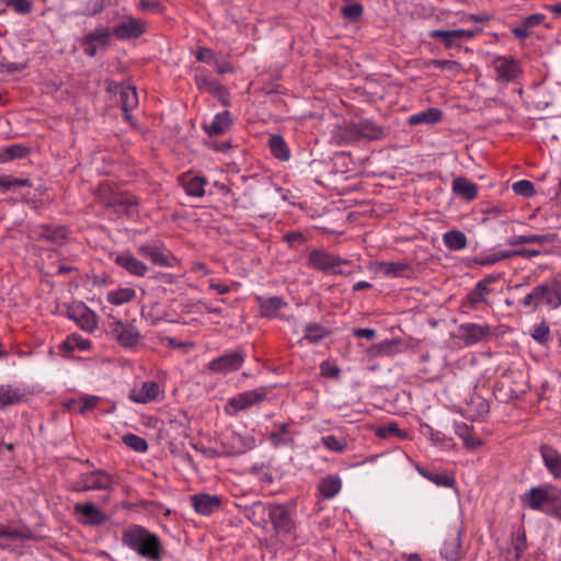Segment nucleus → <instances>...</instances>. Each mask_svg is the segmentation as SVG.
<instances>
[{
	"label": "nucleus",
	"instance_id": "obj_61",
	"mask_svg": "<svg viewBox=\"0 0 561 561\" xmlns=\"http://www.w3.org/2000/svg\"><path fill=\"white\" fill-rule=\"evenodd\" d=\"M515 253H517L518 256H525V257L537 256L540 254V252L537 250H520V251H516Z\"/></svg>",
	"mask_w": 561,
	"mask_h": 561
},
{
	"label": "nucleus",
	"instance_id": "obj_26",
	"mask_svg": "<svg viewBox=\"0 0 561 561\" xmlns=\"http://www.w3.org/2000/svg\"><path fill=\"white\" fill-rule=\"evenodd\" d=\"M556 240L554 234H527V236H515L508 239L507 243L510 245H520V244H542L547 242H553Z\"/></svg>",
	"mask_w": 561,
	"mask_h": 561
},
{
	"label": "nucleus",
	"instance_id": "obj_19",
	"mask_svg": "<svg viewBox=\"0 0 561 561\" xmlns=\"http://www.w3.org/2000/svg\"><path fill=\"white\" fill-rule=\"evenodd\" d=\"M490 289L488 287V282L482 280L477 284L474 289H472L465 298L463 307L476 309L480 304L486 302L488 295Z\"/></svg>",
	"mask_w": 561,
	"mask_h": 561
},
{
	"label": "nucleus",
	"instance_id": "obj_10",
	"mask_svg": "<svg viewBox=\"0 0 561 561\" xmlns=\"http://www.w3.org/2000/svg\"><path fill=\"white\" fill-rule=\"evenodd\" d=\"M113 485V479L103 471H94L82 477L79 491L107 490Z\"/></svg>",
	"mask_w": 561,
	"mask_h": 561
},
{
	"label": "nucleus",
	"instance_id": "obj_50",
	"mask_svg": "<svg viewBox=\"0 0 561 561\" xmlns=\"http://www.w3.org/2000/svg\"><path fill=\"white\" fill-rule=\"evenodd\" d=\"M11 7L19 14H27L33 9V5L28 0H12Z\"/></svg>",
	"mask_w": 561,
	"mask_h": 561
},
{
	"label": "nucleus",
	"instance_id": "obj_2",
	"mask_svg": "<svg viewBox=\"0 0 561 561\" xmlns=\"http://www.w3.org/2000/svg\"><path fill=\"white\" fill-rule=\"evenodd\" d=\"M523 306L536 310L539 306L557 309L561 306V284H540L524 297Z\"/></svg>",
	"mask_w": 561,
	"mask_h": 561
},
{
	"label": "nucleus",
	"instance_id": "obj_57",
	"mask_svg": "<svg viewBox=\"0 0 561 561\" xmlns=\"http://www.w3.org/2000/svg\"><path fill=\"white\" fill-rule=\"evenodd\" d=\"M463 21L473 22V23H482V22L489 21V16L482 15V14H466L463 18Z\"/></svg>",
	"mask_w": 561,
	"mask_h": 561
},
{
	"label": "nucleus",
	"instance_id": "obj_20",
	"mask_svg": "<svg viewBox=\"0 0 561 561\" xmlns=\"http://www.w3.org/2000/svg\"><path fill=\"white\" fill-rule=\"evenodd\" d=\"M541 456L549 472L557 479L561 478V455L548 446L541 447Z\"/></svg>",
	"mask_w": 561,
	"mask_h": 561
},
{
	"label": "nucleus",
	"instance_id": "obj_17",
	"mask_svg": "<svg viewBox=\"0 0 561 561\" xmlns=\"http://www.w3.org/2000/svg\"><path fill=\"white\" fill-rule=\"evenodd\" d=\"M271 518L277 533L280 535H290L294 530V524L289 518L287 512L282 507H276L271 511Z\"/></svg>",
	"mask_w": 561,
	"mask_h": 561
},
{
	"label": "nucleus",
	"instance_id": "obj_46",
	"mask_svg": "<svg viewBox=\"0 0 561 561\" xmlns=\"http://www.w3.org/2000/svg\"><path fill=\"white\" fill-rule=\"evenodd\" d=\"M342 15L351 21L357 20L363 13V5L360 3H351L341 9Z\"/></svg>",
	"mask_w": 561,
	"mask_h": 561
},
{
	"label": "nucleus",
	"instance_id": "obj_12",
	"mask_svg": "<svg viewBox=\"0 0 561 561\" xmlns=\"http://www.w3.org/2000/svg\"><path fill=\"white\" fill-rule=\"evenodd\" d=\"M113 260L117 265L135 276H145L148 271L146 264L135 257L130 252L115 254Z\"/></svg>",
	"mask_w": 561,
	"mask_h": 561
},
{
	"label": "nucleus",
	"instance_id": "obj_33",
	"mask_svg": "<svg viewBox=\"0 0 561 561\" xmlns=\"http://www.w3.org/2000/svg\"><path fill=\"white\" fill-rule=\"evenodd\" d=\"M28 149L22 145H11L0 149V162H8L14 159L24 158Z\"/></svg>",
	"mask_w": 561,
	"mask_h": 561
},
{
	"label": "nucleus",
	"instance_id": "obj_52",
	"mask_svg": "<svg viewBox=\"0 0 561 561\" xmlns=\"http://www.w3.org/2000/svg\"><path fill=\"white\" fill-rule=\"evenodd\" d=\"M22 534L20 530L15 528H11L8 525L0 524V539L1 538H8V539H19L21 538Z\"/></svg>",
	"mask_w": 561,
	"mask_h": 561
},
{
	"label": "nucleus",
	"instance_id": "obj_23",
	"mask_svg": "<svg viewBox=\"0 0 561 561\" xmlns=\"http://www.w3.org/2000/svg\"><path fill=\"white\" fill-rule=\"evenodd\" d=\"M99 402L96 396H83L77 399H71L65 403V407L76 413H84L92 410Z\"/></svg>",
	"mask_w": 561,
	"mask_h": 561
},
{
	"label": "nucleus",
	"instance_id": "obj_11",
	"mask_svg": "<svg viewBox=\"0 0 561 561\" xmlns=\"http://www.w3.org/2000/svg\"><path fill=\"white\" fill-rule=\"evenodd\" d=\"M145 32V25L141 21L128 18L118 23L113 33L119 39H133L139 37Z\"/></svg>",
	"mask_w": 561,
	"mask_h": 561
},
{
	"label": "nucleus",
	"instance_id": "obj_18",
	"mask_svg": "<svg viewBox=\"0 0 561 561\" xmlns=\"http://www.w3.org/2000/svg\"><path fill=\"white\" fill-rule=\"evenodd\" d=\"M139 252L142 256L148 257L152 263L161 266H172L173 259L167 251L153 245H141Z\"/></svg>",
	"mask_w": 561,
	"mask_h": 561
},
{
	"label": "nucleus",
	"instance_id": "obj_56",
	"mask_svg": "<svg viewBox=\"0 0 561 561\" xmlns=\"http://www.w3.org/2000/svg\"><path fill=\"white\" fill-rule=\"evenodd\" d=\"M354 335L357 336V337H365V339L371 340V339L375 337L376 331L373 330V329H368V328L356 329L354 331Z\"/></svg>",
	"mask_w": 561,
	"mask_h": 561
},
{
	"label": "nucleus",
	"instance_id": "obj_43",
	"mask_svg": "<svg viewBox=\"0 0 561 561\" xmlns=\"http://www.w3.org/2000/svg\"><path fill=\"white\" fill-rule=\"evenodd\" d=\"M456 433L463 440L465 445L468 448H476L480 445V440L471 436L470 430L466 424H457Z\"/></svg>",
	"mask_w": 561,
	"mask_h": 561
},
{
	"label": "nucleus",
	"instance_id": "obj_9",
	"mask_svg": "<svg viewBox=\"0 0 561 561\" xmlns=\"http://www.w3.org/2000/svg\"><path fill=\"white\" fill-rule=\"evenodd\" d=\"M490 62L496 72L499 81L514 80L519 72L518 65L506 57L494 56L491 58Z\"/></svg>",
	"mask_w": 561,
	"mask_h": 561
},
{
	"label": "nucleus",
	"instance_id": "obj_31",
	"mask_svg": "<svg viewBox=\"0 0 561 561\" xmlns=\"http://www.w3.org/2000/svg\"><path fill=\"white\" fill-rule=\"evenodd\" d=\"M341 485L339 477L330 476L320 482L319 490L324 497L332 499L340 492Z\"/></svg>",
	"mask_w": 561,
	"mask_h": 561
},
{
	"label": "nucleus",
	"instance_id": "obj_32",
	"mask_svg": "<svg viewBox=\"0 0 561 561\" xmlns=\"http://www.w3.org/2000/svg\"><path fill=\"white\" fill-rule=\"evenodd\" d=\"M77 312L80 316L78 322L83 330L92 332L98 328V319L93 311L84 306H80L78 307Z\"/></svg>",
	"mask_w": 561,
	"mask_h": 561
},
{
	"label": "nucleus",
	"instance_id": "obj_49",
	"mask_svg": "<svg viewBox=\"0 0 561 561\" xmlns=\"http://www.w3.org/2000/svg\"><path fill=\"white\" fill-rule=\"evenodd\" d=\"M431 482L438 486L451 488L455 484V479L446 473H430L428 479Z\"/></svg>",
	"mask_w": 561,
	"mask_h": 561
},
{
	"label": "nucleus",
	"instance_id": "obj_64",
	"mask_svg": "<svg viewBox=\"0 0 561 561\" xmlns=\"http://www.w3.org/2000/svg\"><path fill=\"white\" fill-rule=\"evenodd\" d=\"M547 9H549L554 14L561 15V3L556 5H548Z\"/></svg>",
	"mask_w": 561,
	"mask_h": 561
},
{
	"label": "nucleus",
	"instance_id": "obj_47",
	"mask_svg": "<svg viewBox=\"0 0 561 561\" xmlns=\"http://www.w3.org/2000/svg\"><path fill=\"white\" fill-rule=\"evenodd\" d=\"M513 191L523 196H531L535 193V186L530 181L520 180L513 184Z\"/></svg>",
	"mask_w": 561,
	"mask_h": 561
},
{
	"label": "nucleus",
	"instance_id": "obj_35",
	"mask_svg": "<svg viewBox=\"0 0 561 561\" xmlns=\"http://www.w3.org/2000/svg\"><path fill=\"white\" fill-rule=\"evenodd\" d=\"M205 181L198 176H188L183 181V187L185 192L191 196L204 195Z\"/></svg>",
	"mask_w": 561,
	"mask_h": 561
},
{
	"label": "nucleus",
	"instance_id": "obj_45",
	"mask_svg": "<svg viewBox=\"0 0 561 561\" xmlns=\"http://www.w3.org/2000/svg\"><path fill=\"white\" fill-rule=\"evenodd\" d=\"M321 442L328 449L332 451H343L347 446L345 439H340L332 435L322 437Z\"/></svg>",
	"mask_w": 561,
	"mask_h": 561
},
{
	"label": "nucleus",
	"instance_id": "obj_53",
	"mask_svg": "<svg viewBox=\"0 0 561 561\" xmlns=\"http://www.w3.org/2000/svg\"><path fill=\"white\" fill-rule=\"evenodd\" d=\"M499 262L497 255L494 253H489L481 255L480 257L476 259V263L479 265H492Z\"/></svg>",
	"mask_w": 561,
	"mask_h": 561
},
{
	"label": "nucleus",
	"instance_id": "obj_44",
	"mask_svg": "<svg viewBox=\"0 0 561 561\" xmlns=\"http://www.w3.org/2000/svg\"><path fill=\"white\" fill-rule=\"evenodd\" d=\"M530 334L534 340H536L537 342H539L541 344L547 343L550 339V330L546 323H539V324L535 325L531 329Z\"/></svg>",
	"mask_w": 561,
	"mask_h": 561
},
{
	"label": "nucleus",
	"instance_id": "obj_3",
	"mask_svg": "<svg viewBox=\"0 0 561 561\" xmlns=\"http://www.w3.org/2000/svg\"><path fill=\"white\" fill-rule=\"evenodd\" d=\"M561 501V492L553 486L533 488L523 495V503L535 511H550Z\"/></svg>",
	"mask_w": 561,
	"mask_h": 561
},
{
	"label": "nucleus",
	"instance_id": "obj_6",
	"mask_svg": "<svg viewBox=\"0 0 561 561\" xmlns=\"http://www.w3.org/2000/svg\"><path fill=\"white\" fill-rule=\"evenodd\" d=\"M128 398L136 403L146 404L160 401L163 398V390L156 381H144L136 383L129 392Z\"/></svg>",
	"mask_w": 561,
	"mask_h": 561
},
{
	"label": "nucleus",
	"instance_id": "obj_30",
	"mask_svg": "<svg viewBox=\"0 0 561 561\" xmlns=\"http://www.w3.org/2000/svg\"><path fill=\"white\" fill-rule=\"evenodd\" d=\"M445 245L454 251L462 250L467 245V238L463 232L459 230H451L443 237Z\"/></svg>",
	"mask_w": 561,
	"mask_h": 561
},
{
	"label": "nucleus",
	"instance_id": "obj_5",
	"mask_svg": "<svg viewBox=\"0 0 561 561\" xmlns=\"http://www.w3.org/2000/svg\"><path fill=\"white\" fill-rule=\"evenodd\" d=\"M265 397L266 391L264 389H253L238 393L228 400L225 407V411L227 414H234L239 411L247 410L257 404L259 402L263 401Z\"/></svg>",
	"mask_w": 561,
	"mask_h": 561
},
{
	"label": "nucleus",
	"instance_id": "obj_62",
	"mask_svg": "<svg viewBox=\"0 0 561 561\" xmlns=\"http://www.w3.org/2000/svg\"><path fill=\"white\" fill-rule=\"evenodd\" d=\"M211 287H213L214 289H216V290H217L218 293H220V294H225V293H227V291H228V286L222 285V284H214V285H211Z\"/></svg>",
	"mask_w": 561,
	"mask_h": 561
},
{
	"label": "nucleus",
	"instance_id": "obj_4",
	"mask_svg": "<svg viewBox=\"0 0 561 561\" xmlns=\"http://www.w3.org/2000/svg\"><path fill=\"white\" fill-rule=\"evenodd\" d=\"M309 265L327 274H342L347 262L321 250H313L309 254Z\"/></svg>",
	"mask_w": 561,
	"mask_h": 561
},
{
	"label": "nucleus",
	"instance_id": "obj_41",
	"mask_svg": "<svg viewBox=\"0 0 561 561\" xmlns=\"http://www.w3.org/2000/svg\"><path fill=\"white\" fill-rule=\"evenodd\" d=\"M431 65L454 75H458L463 70L462 65L455 60L434 59L431 61Z\"/></svg>",
	"mask_w": 561,
	"mask_h": 561
},
{
	"label": "nucleus",
	"instance_id": "obj_59",
	"mask_svg": "<svg viewBox=\"0 0 561 561\" xmlns=\"http://www.w3.org/2000/svg\"><path fill=\"white\" fill-rule=\"evenodd\" d=\"M545 16L542 14H533L528 18H526L525 23L526 25H535L542 22Z\"/></svg>",
	"mask_w": 561,
	"mask_h": 561
},
{
	"label": "nucleus",
	"instance_id": "obj_48",
	"mask_svg": "<svg viewBox=\"0 0 561 561\" xmlns=\"http://www.w3.org/2000/svg\"><path fill=\"white\" fill-rule=\"evenodd\" d=\"M28 185V180H16L10 178L0 179V191H15L20 186Z\"/></svg>",
	"mask_w": 561,
	"mask_h": 561
},
{
	"label": "nucleus",
	"instance_id": "obj_14",
	"mask_svg": "<svg viewBox=\"0 0 561 561\" xmlns=\"http://www.w3.org/2000/svg\"><path fill=\"white\" fill-rule=\"evenodd\" d=\"M195 511L202 515H210L220 506V500L216 495L196 494L192 496Z\"/></svg>",
	"mask_w": 561,
	"mask_h": 561
},
{
	"label": "nucleus",
	"instance_id": "obj_37",
	"mask_svg": "<svg viewBox=\"0 0 561 561\" xmlns=\"http://www.w3.org/2000/svg\"><path fill=\"white\" fill-rule=\"evenodd\" d=\"M270 147L273 154L280 160H288L289 151L284 139L280 136H272L270 139Z\"/></svg>",
	"mask_w": 561,
	"mask_h": 561
},
{
	"label": "nucleus",
	"instance_id": "obj_21",
	"mask_svg": "<svg viewBox=\"0 0 561 561\" xmlns=\"http://www.w3.org/2000/svg\"><path fill=\"white\" fill-rule=\"evenodd\" d=\"M110 33L106 28L95 30L93 33L85 36L84 51L89 56H94L100 46H104L107 42Z\"/></svg>",
	"mask_w": 561,
	"mask_h": 561
},
{
	"label": "nucleus",
	"instance_id": "obj_8",
	"mask_svg": "<svg viewBox=\"0 0 561 561\" xmlns=\"http://www.w3.org/2000/svg\"><path fill=\"white\" fill-rule=\"evenodd\" d=\"M112 334L114 339L124 347L134 346L140 337L138 330L134 325L121 321L113 323Z\"/></svg>",
	"mask_w": 561,
	"mask_h": 561
},
{
	"label": "nucleus",
	"instance_id": "obj_28",
	"mask_svg": "<svg viewBox=\"0 0 561 561\" xmlns=\"http://www.w3.org/2000/svg\"><path fill=\"white\" fill-rule=\"evenodd\" d=\"M136 296V291L131 287H121L107 293L106 299L112 305L119 306L130 301Z\"/></svg>",
	"mask_w": 561,
	"mask_h": 561
},
{
	"label": "nucleus",
	"instance_id": "obj_58",
	"mask_svg": "<svg viewBox=\"0 0 561 561\" xmlns=\"http://www.w3.org/2000/svg\"><path fill=\"white\" fill-rule=\"evenodd\" d=\"M321 371L324 374V375H328V376H337L339 374V369L337 368H334V367H331L329 363L324 362L322 365H321Z\"/></svg>",
	"mask_w": 561,
	"mask_h": 561
},
{
	"label": "nucleus",
	"instance_id": "obj_22",
	"mask_svg": "<svg viewBox=\"0 0 561 561\" xmlns=\"http://www.w3.org/2000/svg\"><path fill=\"white\" fill-rule=\"evenodd\" d=\"M231 125V118L229 112L225 111L222 113L217 114L209 124L204 126L205 131L208 135H222L225 134Z\"/></svg>",
	"mask_w": 561,
	"mask_h": 561
},
{
	"label": "nucleus",
	"instance_id": "obj_1",
	"mask_svg": "<svg viewBox=\"0 0 561 561\" xmlns=\"http://www.w3.org/2000/svg\"><path fill=\"white\" fill-rule=\"evenodd\" d=\"M123 543L141 557L157 561L160 558V542L156 535L140 526H133L123 534Z\"/></svg>",
	"mask_w": 561,
	"mask_h": 561
},
{
	"label": "nucleus",
	"instance_id": "obj_24",
	"mask_svg": "<svg viewBox=\"0 0 561 561\" xmlns=\"http://www.w3.org/2000/svg\"><path fill=\"white\" fill-rule=\"evenodd\" d=\"M442 117V112L431 107L425 111L415 113L408 118L410 125H431L437 123Z\"/></svg>",
	"mask_w": 561,
	"mask_h": 561
},
{
	"label": "nucleus",
	"instance_id": "obj_51",
	"mask_svg": "<svg viewBox=\"0 0 561 561\" xmlns=\"http://www.w3.org/2000/svg\"><path fill=\"white\" fill-rule=\"evenodd\" d=\"M233 438L241 442L240 445L233 446V453L241 454L248 449H251L254 446V439L252 437H247L242 439L239 435H236Z\"/></svg>",
	"mask_w": 561,
	"mask_h": 561
},
{
	"label": "nucleus",
	"instance_id": "obj_7",
	"mask_svg": "<svg viewBox=\"0 0 561 561\" xmlns=\"http://www.w3.org/2000/svg\"><path fill=\"white\" fill-rule=\"evenodd\" d=\"M73 511L82 525L99 526L107 520V515L93 503H77Z\"/></svg>",
	"mask_w": 561,
	"mask_h": 561
},
{
	"label": "nucleus",
	"instance_id": "obj_40",
	"mask_svg": "<svg viewBox=\"0 0 561 561\" xmlns=\"http://www.w3.org/2000/svg\"><path fill=\"white\" fill-rule=\"evenodd\" d=\"M284 306V301L278 297L263 299L260 302L262 312L267 317H273Z\"/></svg>",
	"mask_w": 561,
	"mask_h": 561
},
{
	"label": "nucleus",
	"instance_id": "obj_15",
	"mask_svg": "<svg viewBox=\"0 0 561 561\" xmlns=\"http://www.w3.org/2000/svg\"><path fill=\"white\" fill-rule=\"evenodd\" d=\"M409 264L404 262H390L382 261L376 262L371 270L377 274H382L388 277H398L404 275L409 271Z\"/></svg>",
	"mask_w": 561,
	"mask_h": 561
},
{
	"label": "nucleus",
	"instance_id": "obj_27",
	"mask_svg": "<svg viewBox=\"0 0 561 561\" xmlns=\"http://www.w3.org/2000/svg\"><path fill=\"white\" fill-rule=\"evenodd\" d=\"M119 98L122 108L126 113V117L128 118L127 113L135 108L138 105V96L136 89L131 85H125L119 89Z\"/></svg>",
	"mask_w": 561,
	"mask_h": 561
},
{
	"label": "nucleus",
	"instance_id": "obj_34",
	"mask_svg": "<svg viewBox=\"0 0 561 561\" xmlns=\"http://www.w3.org/2000/svg\"><path fill=\"white\" fill-rule=\"evenodd\" d=\"M430 37L438 38L446 48L459 47V38L456 36L455 30H434L430 32Z\"/></svg>",
	"mask_w": 561,
	"mask_h": 561
},
{
	"label": "nucleus",
	"instance_id": "obj_60",
	"mask_svg": "<svg viewBox=\"0 0 561 561\" xmlns=\"http://www.w3.org/2000/svg\"><path fill=\"white\" fill-rule=\"evenodd\" d=\"M515 252L516 251H497V252H495V254L497 255L499 261H502V260L510 259L512 256L517 255V253H515Z\"/></svg>",
	"mask_w": 561,
	"mask_h": 561
},
{
	"label": "nucleus",
	"instance_id": "obj_55",
	"mask_svg": "<svg viewBox=\"0 0 561 561\" xmlns=\"http://www.w3.org/2000/svg\"><path fill=\"white\" fill-rule=\"evenodd\" d=\"M214 53L208 48H201L197 53V59L210 64L214 60Z\"/></svg>",
	"mask_w": 561,
	"mask_h": 561
},
{
	"label": "nucleus",
	"instance_id": "obj_25",
	"mask_svg": "<svg viewBox=\"0 0 561 561\" xmlns=\"http://www.w3.org/2000/svg\"><path fill=\"white\" fill-rule=\"evenodd\" d=\"M453 191L468 201L473 199L478 193L477 185L465 178H456L453 181Z\"/></svg>",
	"mask_w": 561,
	"mask_h": 561
},
{
	"label": "nucleus",
	"instance_id": "obj_29",
	"mask_svg": "<svg viewBox=\"0 0 561 561\" xmlns=\"http://www.w3.org/2000/svg\"><path fill=\"white\" fill-rule=\"evenodd\" d=\"M23 394L18 388L2 385L0 386V409L16 404L22 401Z\"/></svg>",
	"mask_w": 561,
	"mask_h": 561
},
{
	"label": "nucleus",
	"instance_id": "obj_39",
	"mask_svg": "<svg viewBox=\"0 0 561 561\" xmlns=\"http://www.w3.org/2000/svg\"><path fill=\"white\" fill-rule=\"evenodd\" d=\"M123 443L137 453H145L148 449L147 442L135 434H126L122 437Z\"/></svg>",
	"mask_w": 561,
	"mask_h": 561
},
{
	"label": "nucleus",
	"instance_id": "obj_16",
	"mask_svg": "<svg viewBox=\"0 0 561 561\" xmlns=\"http://www.w3.org/2000/svg\"><path fill=\"white\" fill-rule=\"evenodd\" d=\"M461 554L460 534L458 530H455L446 538L442 548V556L447 560L454 561L458 560Z\"/></svg>",
	"mask_w": 561,
	"mask_h": 561
},
{
	"label": "nucleus",
	"instance_id": "obj_63",
	"mask_svg": "<svg viewBox=\"0 0 561 561\" xmlns=\"http://www.w3.org/2000/svg\"><path fill=\"white\" fill-rule=\"evenodd\" d=\"M370 287V284L367 283V282H357L355 285H354V290H360V289H364V288H368Z\"/></svg>",
	"mask_w": 561,
	"mask_h": 561
},
{
	"label": "nucleus",
	"instance_id": "obj_36",
	"mask_svg": "<svg viewBox=\"0 0 561 561\" xmlns=\"http://www.w3.org/2000/svg\"><path fill=\"white\" fill-rule=\"evenodd\" d=\"M461 331L468 343H476L486 334L483 327L474 323L463 324Z\"/></svg>",
	"mask_w": 561,
	"mask_h": 561
},
{
	"label": "nucleus",
	"instance_id": "obj_13",
	"mask_svg": "<svg viewBox=\"0 0 561 561\" xmlns=\"http://www.w3.org/2000/svg\"><path fill=\"white\" fill-rule=\"evenodd\" d=\"M243 362V355L239 352H236L224 355L222 357L213 360L209 364V368L214 371L227 374L239 369L242 366Z\"/></svg>",
	"mask_w": 561,
	"mask_h": 561
},
{
	"label": "nucleus",
	"instance_id": "obj_42",
	"mask_svg": "<svg viewBox=\"0 0 561 561\" xmlns=\"http://www.w3.org/2000/svg\"><path fill=\"white\" fill-rule=\"evenodd\" d=\"M327 335L328 330L319 324H308L305 329V339L311 343H316Z\"/></svg>",
	"mask_w": 561,
	"mask_h": 561
},
{
	"label": "nucleus",
	"instance_id": "obj_54",
	"mask_svg": "<svg viewBox=\"0 0 561 561\" xmlns=\"http://www.w3.org/2000/svg\"><path fill=\"white\" fill-rule=\"evenodd\" d=\"M455 33L459 39H461V38L471 39L480 33V30L457 28V30H455Z\"/></svg>",
	"mask_w": 561,
	"mask_h": 561
},
{
	"label": "nucleus",
	"instance_id": "obj_38",
	"mask_svg": "<svg viewBox=\"0 0 561 561\" xmlns=\"http://www.w3.org/2000/svg\"><path fill=\"white\" fill-rule=\"evenodd\" d=\"M62 347L68 352L75 350L85 351L90 347V342L80 335L72 334L62 342Z\"/></svg>",
	"mask_w": 561,
	"mask_h": 561
}]
</instances>
